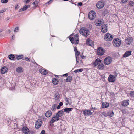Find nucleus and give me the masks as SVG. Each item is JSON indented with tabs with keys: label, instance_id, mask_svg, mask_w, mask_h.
Here are the masks:
<instances>
[{
	"label": "nucleus",
	"instance_id": "1",
	"mask_svg": "<svg viewBox=\"0 0 134 134\" xmlns=\"http://www.w3.org/2000/svg\"><path fill=\"white\" fill-rule=\"evenodd\" d=\"M72 44H77L79 43V37L77 34H76L74 37H70L69 38Z\"/></svg>",
	"mask_w": 134,
	"mask_h": 134
},
{
	"label": "nucleus",
	"instance_id": "2",
	"mask_svg": "<svg viewBox=\"0 0 134 134\" xmlns=\"http://www.w3.org/2000/svg\"><path fill=\"white\" fill-rule=\"evenodd\" d=\"M89 31L86 28H81L79 30L80 33L83 35L84 36L87 37L88 36L89 34Z\"/></svg>",
	"mask_w": 134,
	"mask_h": 134
},
{
	"label": "nucleus",
	"instance_id": "3",
	"mask_svg": "<svg viewBox=\"0 0 134 134\" xmlns=\"http://www.w3.org/2000/svg\"><path fill=\"white\" fill-rule=\"evenodd\" d=\"M105 5V2L103 0H100L96 4V7L98 9H101Z\"/></svg>",
	"mask_w": 134,
	"mask_h": 134
},
{
	"label": "nucleus",
	"instance_id": "4",
	"mask_svg": "<svg viewBox=\"0 0 134 134\" xmlns=\"http://www.w3.org/2000/svg\"><path fill=\"white\" fill-rule=\"evenodd\" d=\"M113 37V36L110 34L107 33L104 36V39L106 41H110L111 40Z\"/></svg>",
	"mask_w": 134,
	"mask_h": 134
},
{
	"label": "nucleus",
	"instance_id": "5",
	"mask_svg": "<svg viewBox=\"0 0 134 134\" xmlns=\"http://www.w3.org/2000/svg\"><path fill=\"white\" fill-rule=\"evenodd\" d=\"M113 42L114 45L115 47L119 46L121 43L120 40L118 38H116L114 40Z\"/></svg>",
	"mask_w": 134,
	"mask_h": 134
},
{
	"label": "nucleus",
	"instance_id": "6",
	"mask_svg": "<svg viewBox=\"0 0 134 134\" xmlns=\"http://www.w3.org/2000/svg\"><path fill=\"white\" fill-rule=\"evenodd\" d=\"M105 52L103 48L101 47H99L97 51V54L98 55L101 56L103 55Z\"/></svg>",
	"mask_w": 134,
	"mask_h": 134
},
{
	"label": "nucleus",
	"instance_id": "7",
	"mask_svg": "<svg viewBox=\"0 0 134 134\" xmlns=\"http://www.w3.org/2000/svg\"><path fill=\"white\" fill-rule=\"evenodd\" d=\"M96 12L93 11H91L89 12L88 17L90 19L92 20L94 19L96 16Z\"/></svg>",
	"mask_w": 134,
	"mask_h": 134
},
{
	"label": "nucleus",
	"instance_id": "8",
	"mask_svg": "<svg viewBox=\"0 0 134 134\" xmlns=\"http://www.w3.org/2000/svg\"><path fill=\"white\" fill-rule=\"evenodd\" d=\"M112 61L111 57H107L104 60V63L105 65H108L111 63Z\"/></svg>",
	"mask_w": 134,
	"mask_h": 134
},
{
	"label": "nucleus",
	"instance_id": "9",
	"mask_svg": "<svg viewBox=\"0 0 134 134\" xmlns=\"http://www.w3.org/2000/svg\"><path fill=\"white\" fill-rule=\"evenodd\" d=\"M42 124V122L40 119L38 120L36 122L35 127L36 128L38 129L40 127Z\"/></svg>",
	"mask_w": 134,
	"mask_h": 134
},
{
	"label": "nucleus",
	"instance_id": "10",
	"mask_svg": "<svg viewBox=\"0 0 134 134\" xmlns=\"http://www.w3.org/2000/svg\"><path fill=\"white\" fill-rule=\"evenodd\" d=\"M107 24L103 25L101 27L100 30L103 33H106L107 31Z\"/></svg>",
	"mask_w": 134,
	"mask_h": 134
},
{
	"label": "nucleus",
	"instance_id": "11",
	"mask_svg": "<svg viewBox=\"0 0 134 134\" xmlns=\"http://www.w3.org/2000/svg\"><path fill=\"white\" fill-rule=\"evenodd\" d=\"M101 63V60L97 58L95 60L93 65V66L95 67Z\"/></svg>",
	"mask_w": 134,
	"mask_h": 134
},
{
	"label": "nucleus",
	"instance_id": "12",
	"mask_svg": "<svg viewBox=\"0 0 134 134\" xmlns=\"http://www.w3.org/2000/svg\"><path fill=\"white\" fill-rule=\"evenodd\" d=\"M115 77L113 75H110L108 78L109 81L110 82H113L115 80Z\"/></svg>",
	"mask_w": 134,
	"mask_h": 134
},
{
	"label": "nucleus",
	"instance_id": "13",
	"mask_svg": "<svg viewBox=\"0 0 134 134\" xmlns=\"http://www.w3.org/2000/svg\"><path fill=\"white\" fill-rule=\"evenodd\" d=\"M59 119V118L57 117V116L53 117L51 118V123H53L55 122L58 120Z\"/></svg>",
	"mask_w": 134,
	"mask_h": 134
},
{
	"label": "nucleus",
	"instance_id": "14",
	"mask_svg": "<svg viewBox=\"0 0 134 134\" xmlns=\"http://www.w3.org/2000/svg\"><path fill=\"white\" fill-rule=\"evenodd\" d=\"M64 112L63 110H60L58 111L55 115L56 116H57V117L59 118L61 117L63 115Z\"/></svg>",
	"mask_w": 134,
	"mask_h": 134
},
{
	"label": "nucleus",
	"instance_id": "15",
	"mask_svg": "<svg viewBox=\"0 0 134 134\" xmlns=\"http://www.w3.org/2000/svg\"><path fill=\"white\" fill-rule=\"evenodd\" d=\"M7 70V69L6 67H3L1 69V72L2 74H4L6 72Z\"/></svg>",
	"mask_w": 134,
	"mask_h": 134
},
{
	"label": "nucleus",
	"instance_id": "16",
	"mask_svg": "<svg viewBox=\"0 0 134 134\" xmlns=\"http://www.w3.org/2000/svg\"><path fill=\"white\" fill-rule=\"evenodd\" d=\"M131 51H126L123 55L124 57H127L131 55Z\"/></svg>",
	"mask_w": 134,
	"mask_h": 134
},
{
	"label": "nucleus",
	"instance_id": "17",
	"mask_svg": "<svg viewBox=\"0 0 134 134\" xmlns=\"http://www.w3.org/2000/svg\"><path fill=\"white\" fill-rule=\"evenodd\" d=\"M109 105V104L108 103L103 102L102 104V106L103 108H106L108 107Z\"/></svg>",
	"mask_w": 134,
	"mask_h": 134
},
{
	"label": "nucleus",
	"instance_id": "18",
	"mask_svg": "<svg viewBox=\"0 0 134 134\" xmlns=\"http://www.w3.org/2000/svg\"><path fill=\"white\" fill-rule=\"evenodd\" d=\"M30 7V5H25V6L23 7V8H22L21 9H19V12H22V11L26 10V9H27L28 8H29Z\"/></svg>",
	"mask_w": 134,
	"mask_h": 134
},
{
	"label": "nucleus",
	"instance_id": "19",
	"mask_svg": "<svg viewBox=\"0 0 134 134\" xmlns=\"http://www.w3.org/2000/svg\"><path fill=\"white\" fill-rule=\"evenodd\" d=\"M39 71L43 75H46L47 73V71L43 69H40Z\"/></svg>",
	"mask_w": 134,
	"mask_h": 134
},
{
	"label": "nucleus",
	"instance_id": "20",
	"mask_svg": "<svg viewBox=\"0 0 134 134\" xmlns=\"http://www.w3.org/2000/svg\"><path fill=\"white\" fill-rule=\"evenodd\" d=\"M126 42L127 44L129 45L132 42V40L131 38H128L126 40Z\"/></svg>",
	"mask_w": 134,
	"mask_h": 134
},
{
	"label": "nucleus",
	"instance_id": "21",
	"mask_svg": "<svg viewBox=\"0 0 134 134\" xmlns=\"http://www.w3.org/2000/svg\"><path fill=\"white\" fill-rule=\"evenodd\" d=\"M129 100L123 101L121 103V104L123 106H126L129 104Z\"/></svg>",
	"mask_w": 134,
	"mask_h": 134
},
{
	"label": "nucleus",
	"instance_id": "22",
	"mask_svg": "<svg viewBox=\"0 0 134 134\" xmlns=\"http://www.w3.org/2000/svg\"><path fill=\"white\" fill-rule=\"evenodd\" d=\"M114 115V113L113 112L111 111H110L108 112L107 113V116H109L111 117L113 116Z\"/></svg>",
	"mask_w": 134,
	"mask_h": 134
},
{
	"label": "nucleus",
	"instance_id": "23",
	"mask_svg": "<svg viewBox=\"0 0 134 134\" xmlns=\"http://www.w3.org/2000/svg\"><path fill=\"white\" fill-rule=\"evenodd\" d=\"M52 115V112L50 111H48L45 113V116L47 118L50 117Z\"/></svg>",
	"mask_w": 134,
	"mask_h": 134
},
{
	"label": "nucleus",
	"instance_id": "24",
	"mask_svg": "<svg viewBox=\"0 0 134 134\" xmlns=\"http://www.w3.org/2000/svg\"><path fill=\"white\" fill-rule=\"evenodd\" d=\"M104 68V65L101 63L98 65L97 67V68L100 70H102Z\"/></svg>",
	"mask_w": 134,
	"mask_h": 134
},
{
	"label": "nucleus",
	"instance_id": "25",
	"mask_svg": "<svg viewBox=\"0 0 134 134\" xmlns=\"http://www.w3.org/2000/svg\"><path fill=\"white\" fill-rule=\"evenodd\" d=\"M83 114L85 115H91L92 114L90 110H85L83 112Z\"/></svg>",
	"mask_w": 134,
	"mask_h": 134
},
{
	"label": "nucleus",
	"instance_id": "26",
	"mask_svg": "<svg viewBox=\"0 0 134 134\" xmlns=\"http://www.w3.org/2000/svg\"><path fill=\"white\" fill-rule=\"evenodd\" d=\"M16 71L18 73H21L23 71V69L21 67H18L16 69Z\"/></svg>",
	"mask_w": 134,
	"mask_h": 134
},
{
	"label": "nucleus",
	"instance_id": "27",
	"mask_svg": "<svg viewBox=\"0 0 134 134\" xmlns=\"http://www.w3.org/2000/svg\"><path fill=\"white\" fill-rule=\"evenodd\" d=\"M104 23V22L101 20H98L96 23V25L97 26H101Z\"/></svg>",
	"mask_w": 134,
	"mask_h": 134
},
{
	"label": "nucleus",
	"instance_id": "28",
	"mask_svg": "<svg viewBox=\"0 0 134 134\" xmlns=\"http://www.w3.org/2000/svg\"><path fill=\"white\" fill-rule=\"evenodd\" d=\"M23 132H29V129L27 127H24L22 128Z\"/></svg>",
	"mask_w": 134,
	"mask_h": 134
},
{
	"label": "nucleus",
	"instance_id": "29",
	"mask_svg": "<svg viewBox=\"0 0 134 134\" xmlns=\"http://www.w3.org/2000/svg\"><path fill=\"white\" fill-rule=\"evenodd\" d=\"M55 99L56 100L59 99L60 98V95L58 93H56L55 94Z\"/></svg>",
	"mask_w": 134,
	"mask_h": 134
},
{
	"label": "nucleus",
	"instance_id": "30",
	"mask_svg": "<svg viewBox=\"0 0 134 134\" xmlns=\"http://www.w3.org/2000/svg\"><path fill=\"white\" fill-rule=\"evenodd\" d=\"M72 109V108H67L64 109V112L68 113L71 111Z\"/></svg>",
	"mask_w": 134,
	"mask_h": 134
},
{
	"label": "nucleus",
	"instance_id": "31",
	"mask_svg": "<svg viewBox=\"0 0 134 134\" xmlns=\"http://www.w3.org/2000/svg\"><path fill=\"white\" fill-rule=\"evenodd\" d=\"M56 104H54L52 105L51 110L53 111H55L56 110Z\"/></svg>",
	"mask_w": 134,
	"mask_h": 134
},
{
	"label": "nucleus",
	"instance_id": "32",
	"mask_svg": "<svg viewBox=\"0 0 134 134\" xmlns=\"http://www.w3.org/2000/svg\"><path fill=\"white\" fill-rule=\"evenodd\" d=\"M72 80V77L71 76H68L66 79V82H70Z\"/></svg>",
	"mask_w": 134,
	"mask_h": 134
},
{
	"label": "nucleus",
	"instance_id": "33",
	"mask_svg": "<svg viewBox=\"0 0 134 134\" xmlns=\"http://www.w3.org/2000/svg\"><path fill=\"white\" fill-rule=\"evenodd\" d=\"M108 10H107L105 9L103 10L102 13L103 15L105 16L106 15L108 14Z\"/></svg>",
	"mask_w": 134,
	"mask_h": 134
},
{
	"label": "nucleus",
	"instance_id": "34",
	"mask_svg": "<svg viewBox=\"0 0 134 134\" xmlns=\"http://www.w3.org/2000/svg\"><path fill=\"white\" fill-rule=\"evenodd\" d=\"M53 83L54 85H57L58 83V81L55 78H54L53 80Z\"/></svg>",
	"mask_w": 134,
	"mask_h": 134
},
{
	"label": "nucleus",
	"instance_id": "35",
	"mask_svg": "<svg viewBox=\"0 0 134 134\" xmlns=\"http://www.w3.org/2000/svg\"><path fill=\"white\" fill-rule=\"evenodd\" d=\"M22 59L23 60H25L28 61H30V59L27 57H22Z\"/></svg>",
	"mask_w": 134,
	"mask_h": 134
},
{
	"label": "nucleus",
	"instance_id": "36",
	"mask_svg": "<svg viewBox=\"0 0 134 134\" xmlns=\"http://www.w3.org/2000/svg\"><path fill=\"white\" fill-rule=\"evenodd\" d=\"M83 70V69H79L76 70L74 71V72H75L76 73L78 72H81Z\"/></svg>",
	"mask_w": 134,
	"mask_h": 134
},
{
	"label": "nucleus",
	"instance_id": "37",
	"mask_svg": "<svg viewBox=\"0 0 134 134\" xmlns=\"http://www.w3.org/2000/svg\"><path fill=\"white\" fill-rule=\"evenodd\" d=\"M130 95L131 97H134V91H130Z\"/></svg>",
	"mask_w": 134,
	"mask_h": 134
},
{
	"label": "nucleus",
	"instance_id": "38",
	"mask_svg": "<svg viewBox=\"0 0 134 134\" xmlns=\"http://www.w3.org/2000/svg\"><path fill=\"white\" fill-rule=\"evenodd\" d=\"M14 55H13L11 54L9 55V59H11V60H13L14 59Z\"/></svg>",
	"mask_w": 134,
	"mask_h": 134
},
{
	"label": "nucleus",
	"instance_id": "39",
	"mask_svg": "<svg viewBox=\"0 0 134 134\" xmlns=\"http://www.w3.org/2000/svg\"><path fill=\"white\" fill-rule=\"evenodd\" d=\"M80 52H79L78 51H76L75 52V55L76 57H78L80 55Z\"/></svg>",
	"mask_w": 134,
	"mask_h": 134
},
{
	"label": "nucleus",
	"instance_id": "40",
	"mask_svg": "<svg viewBox=\"0 0 134 134\" xmlns=\"http://www.w3.org/2000/svg\"><path fill=\"white\" fill-rule=\"evenodd\" d=\"M19 30V27H15V29L14 30V31L15 32H18V31Z\"/></svg>",
	"mask_w": 134,
	"mask_h": 134
},
{
	"label": "nucleus",
	"instance_id": "41",
	"mask_svg": "<svg viewBox=\"0 0 134 134\" xmlns=\"http://www.w3.org/2000/svg\"><path fill=\"white\" fill-rule=\"evenodd\" d=\"M23 56V55H19L16 58L18 60L20 59H22V57Z\"/></svg>",
	"mask_w": 134,
	"mask_h": 134
},
{
	"label": "nucleus",
	"instance_id": "42",
	"mask_svg": "<svg viewBox=\"0 0 134 134\" xmlns=\"http://www.w3.org/2000/svg\"><path fill=\"white\" fill-rule=\"evenodd\" d=\"M8 1V0H1V2L3 3H5L7 2Z\"/></svg>",
	"mask_w": 134,
	"mask_h": 134
},
{
	"label": "nucleus",
	"instance_id": "43",
	"mask_svg": "<svg viewBox=\"0 0 134 134\" xmlns=\"http://www.w3.org/2000/svg\"><path fill=\"white\" fill-rule=\"evenodd\" d=\"M6 10V8H4L2 10H0V13H2L3 12H4Z\"/></svg>",
	"mask_w": 134,
	"mask_h": 134
},
{
	"label": "nucleus",
	"instance_id": "44",
	"mask_svg": "<svg viewBox=\"0 0 134 134\" xmlns=\"http://www.w3.org/2000/svg\"><path fill=\"white\" fill-rule=\"evenodd\" d=\"M92 42V41L91 40L90 41H88V40H87V44L89 45L90 46H92L91 45V44H90V43H91V42Z\"/></svg>",
	"mask_w": 134,
	"mask_h": 134
},
{
	"label": "nucleus",
	"instance_id": "45",
	"mask_svg": "<svg viewBox=\"0 0 134 134\" xmlns=\"http://www.w3.org/2000/svg\"><path fill=\"white\" fill-rule=\"evenodd\" d=\"M40 1V0H36L35 1V6L37 5L38 3H39Z\"/></svg>",
	"mask_w": 134,
	"mask_h": 134
},
{
	"label": "nucleus",
	"instance_id": "46",
	"mask_svg": "<svg viewBox=\"0 0 134 134\" xmlns=\"http://www.w3.org/2000/svg\"><path fill=\"white\" fill-rule=\"evenodd\" d=\"M134 3L133 1H130L129 3V4L131 5L132 6H133V5Z\"/></svg>",
	"mask_w": 134,
	"mask_h": 134
},
{
	"label": "nucleus",
	"instance_id": "47",
	"mask_svg": "<svg viewBox=\"0 0 134 134\" xmlns=\"http://www.w3.org/2000/svg\"><path fill=\"white\" fill-rule=\"evenodd\" d=\"M102 115H103L105 117H107V113L103 112L102 113Z\"/></svg>",
	"mask_w": 134,
	"mask_h": 134
},
{
	"label": "nucleus",
	"instance_id": "48",
	"mask_svg": "<svg viewBox=\"0 0 134 134\" xmlns=\"http://www.w3.org/2000/svg\"><path fill=\"white\" fill-rule=\"evenodd\" d=\"M76 63H79V59L78 57H76Z\"/></svg>",
	"mask_w": 134,
	"mask_h": 134
},
{
	"label": "nucleus",
	"instance_id": "49",
	"mask_svg": "<svg viewBox=\"0 0 134 134\" xmlns=\"http://www.w3.org/2000/svg\"><path fill=\"white\" fill-rule=\"evenodd\" d=\"M128 0H121V1L123 3H125Z\"/></svg>",
	"mask_w": 134,
	"mask_h": 134
},
{
	"label": "nucleus",
	"instance_id": "50",
	"mask_svg": "<svg viewBox=\"0 0 134 134\" xmlns=\"http://www.w3.org/2000/svg\"><path fill=\"white\" fill-rule=\"evenodd\" d=\"M52 1V0H50L49 1L46 3L45 4H50V3Z\"/></svg>",
	"mask_w": 134,
	"mask_h": 134
},
{
	"label": "nucleus",
	"instance_id": "51",
	"mask_svg": "<svg viewBox=\"0 0 134 134\" xmlns=\"http://www.w3.org/2000/svg\"><path fill=\"white\" fill-rule=\"evenodd\" d=\"M78 5L80 6H82V3L81 2H79L78 3Z\"/></svg>",
	"mask_w": 134,
	"mask_h": 134
},
{
	"label": "nucleus",
	"instance_id": "52",
	"mask_svg": "<svg viewBox=\"0 0 134 134\" xmlns=\"http://www.w3.org/2000/svg\"><path fill=\"white\" fill-rule=\"evenodd\" d=\"M74 50L75 52H76V51H77L76 47H75L74 48Z\"/></svg>",
	"mask_w": 134,
	"mask_h": 134
},
{
	"label": "nucleus",
	"instance_id": "53",
	"mask_svg": "<svg viewBox=\"0 0 134 134\" xmlns=\"http://www.w3.org/2000/svg\"><path fill=\"white\" fill-rule=\"evenodd\" d=\"M53 123H51V121H50V125L51 126H53L54 125V124H53Z\"/></svg>",
	"mask_w": 134,
	"mask_h": 134
},
{
	"label": "nucleus",
	"instance_id": "54",
	"mask_svg": "<svg viewBox=\"0 0 134 134\" xmlns=\"http://www.w3.org/2000/svg\"><path fill=\"white\" fill-rule=\"evenodd\" d=\"M60 107L61 106L60 105H58L57 107V109H59L60 108Z\"/></svg>",
	"mask_w": 134,
	"mask_h": 134
},
{
	"label": "nucleus",
	"instance_id": "55",
	"mask_svg": "<svg viewBox=\"0 0 134 134\" xmlns=\"http://www.w3.org/2000/svg\"><path fill=\"white\" fill-rule=\"evenodd\" d=\"M18 8H19V5H16L15 7V9H18Z\"/></svg>",
	"mask_w": 134,
	"mask_h": 134
},
{
	"label": "nucleus",
	"instance_id": "56",
	"mask_svg": "<svg viewBox=\"0 0 134 134\" xmlns=\"http://www.w3.org/2000/svg\"><path fill=\"white\" fill-rule=\"evenodd\" d=\"M68 76V74L66 73L65 74L63 75V76H65V77H67Z\"/></svg>",
	"mask_w": 134,
	"mask_h": 134
},
{
	"label": "nucleus",
	"instance_id": "57",
	"mask_svg": "<svg viewBox=\"0 0 134 134\" xmlns=\"http://www.w3.org/2000/svg\"><path fill=\"white\" fill-rule=\"evenodd\" d=\"M32 62L34 64H36L37 65H38V64L36 63V62L35 61H32Z\"/></svg>",
	"mask_w": 134,
	"mask_h": 134
},
{
	"label": "nucleus",
	"instance_id": "58",
	"mask_svg": "<svg viewBox=\"0 0 134 134\" xmlns=\"http://www.w3.org/2000/svg\"><path fill=\"white\" fill-rule=\"evenodd\" d=\"M63 105V103L62 102H60L59 103V105H60L61 106H62Z\"/></svg>",
	"mask_w": 134,
	"mask_h": 134
},
{
	"label": "nucleus",
	"instance_id": "59",
	"mask_svg": "<svg viewBox=\"0 0 134 134\" xmlns=\"http://www.w3.org/2000/svg\"><path fill=\"white\" fill-rule=\"evenodd\" d=\"M30 0H27L26 2V4H27L28 3H29L30 1Z\"/></svg>",
	"mask_w": 134,
	"mask_h": 134
},
{
	"label": "nucleus",
	"instance_id": "60",
	"mask_svg": "<svg viewBox=\"0 0 134 134\" xmlns=\"http://www.w3.org/2000/svg\"><path fill=\"white\" fill-rule=\"evenodd\" d=\"M9 19V18L8 17L5 19V20H6L7 21V20H8Z\"/></svg>",
	"mask_w": 134,
	"mask_h": 134
},
{
	"label": "nucleus",
	"instance_id": "61",
	"mask_svg": "<svg viewBox=\"0 0 134 134\" xmlns=\"http://www.w3.org/2000/svg\"><path fill=\"white\" fill-rule=\"evenodd\" d=\"M43 119L44 121H45L46 120L47 118H43Z\"/></svg>",
	"mask_w": 134,
	"mask_h": 134
},
{
	"label": "nucleus",
	"instance_id": "62",
	"mask_svg": "<svg viewBox=\"0 0 134 134\" xmlns=\"http://www.w3.org/2000/svg\"><path fill=\"white\" fill-rule=\"evenodd\" d=\"M81 57L82 59H83L84 58V57H85L84 56L82 55H81Z\"/></svg>",
	"mask_w": 134,
	"mask_h": 134
},
{
	"label": "nucleus",
	"instance_id": "63",
	"mask_svg": "<svg viewBox=\"0 0 134 134\" xmlns=\"http://www.w3.org/2000/svg\"><path fill=\"white\" fill-rule=\"evenodd\" d=\"M82 63V60H80V64H81Z\"/></svg>",
	"mask_w": 134,
	"mask_h": 134
},
{
	"label": "nucleus",
	"instance_id": "64",
	"mask_svg": "<svg viewBox=\"0 0 134 134\" xmlns=\"http://www.w3.org/2000/svg\"><path fill=\"white\" fill-rule=\"evenodd\" d=\"M29 132H23L24 133V134H28Z\"/></svg>",
	"mask_w": 134,
	"mask_h": 134
}]
</instances>
